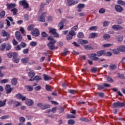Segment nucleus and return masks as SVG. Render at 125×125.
Here are the masks:
<instances>
[{"instance_id": "1", "label": "nucleus", "mask_w": 125, "mask_h": 125, "mask_svg": "<svg viewBox=\"0 0 125 125\" xmlns=\"http://www.w3.org/2000/svg\"><path fill=\"white\" fill-rule=\"evenodd\" d=\"M48 41H50L49 42L47 43V46L50 50H53L56 49L55 47V43H56V40H54L51 36H49L47 38Z\"/></svg>"}, {"instance_id": "2", "label": "nucleus", "mask_w": 125, "mask_h": 125, "mask_svg": "<svg viewBox=\"0 0 125 125\" xmlns=\"http://www.w3.org/2000/svg\"><path fill=\"white\" fill-rule=\"evenodd\" d=\"M49 34L53 35V36H54L55 38L59 37V35L58 34V33H56V29L55 28L50 27L49 28Z\"/></svg>"}, {"instance_id": "3", "label": "nucleus", "mask_w": 125, "mask_h": 125, "mask_svg": "<svg viewBox=\"0 0 125 125\" xmlns=\"http://www.w3.org/2000/svg\"><path fill=\"white\" fill-rule=\"evenodd\" d=\"M46 12L43 13L41 16L38 18L39 21H40V22L44 23V22H45V16H46Z\"/></svg>"}, {"instance_id": "4", "label": "nucleus", "mask_w": 125, "mask_h": 125, "mask_svg": "<svg viewBox=\"0 0 125 125\" xmlns=\"http://www.w3.org/2000/svg\"><path fill=\"white\" fill-rule=\"evenodd\" d=\"M19 4L20 5H22L23 6V8H29V4L27 2L26 0H22L19 2Z\"/></svg>"}, {"instance_id": "5", "label": "nucleus", "mask_w": 125, "mask_h": 125, "mask_svg": "<svg viewBox=\"0 0 125 125\" xmlns=\"http://www.w3.org/2000/svg\"><path fill=\"white\" fill-rule=\"evenodd\" d=\"M113 106L114 108H118V107H125V103L118 102L117 103H113Z\"/></svg>"}, {"instance_id": "6", "label": "nucleus", "mask_w": 125, "mask_h": 125, "mask_svg": "<svg viewBox=\"0 0 125 125\" xmlns=\"http://www.w3.org/2000/svg\"><path fill=\"white\" fill-rule=\"evenodd\" d=\"M76 33H75V31L73 30H71L69 31L68 35H67L66 37L67 40H72L73 39V37L74 36H76Z\"/></svg>"}, {"instance_id": "7", "label": "nucleus", "mask_w": 125, "mask_h": 125, "mask_svg": "<svg viewBox=\"0 0 125 125\" xmlns=\"http://www.w3.org/2000/svg\"><path fill=\"white\" fill-rule=\"evenodd\" d=\"M15 37L16 39L19 42H21L22 41V36L21 35V33L19 31H16L15 32Z\"/></svg>"}, {"instance_id": "8", "label": "nucleus", "mask_w": 125, "mask_h": 125, "mask_svg": "<svg viewBox=\"0 0 125 125\" xmlns=\"http://www.w3.org/2000/svg\"><path fill=\"white\" fill-rule=\"evenodd\" d=\"M31 34L32 36H33V37H39V35H40V31L38 29L35 28L32 30Z\"/></svg>"}, {"instance_id": "9", "label": "nucleus", "mask_w": 125, "mask_h": 125, "mask_svg": "<svg viewBox=\"0 0 125 125\" xmlns=\"http://www.w3.org/2000/svg\"><path fill=\"white\" fill-rule=\"evenodd\" d=\"M16 97L17 99H19V100H21L22 101H25V100H26V96H24L20 93L17 94Z\"/></svg>"}, {"instance_id": "10", "label": "nucleus", "mask_w": 125, "mask_h": 125, "mask_svg": "<svg viewBox=\"0 0 125 125\" xmlns=\"http://www.w3.org/2000/svg\"><path fill=\"white\" fill-rule=\"evenodd\" d=\"M115 9L117 12L121 13V12L124 10V8H123V7L120 5H116L115 6Z\"/></svg>"}, {"instance_id": "11", "label": "nucleus", "mask_w": 125, "mask_h": 125, "mask_svg": "<svg viewBox=\"0 0 125 125\" xmlns=\"http://www.w3.org/2000/svg\"><path fill=\"white\" fill-rule=\"evenodd\" d=\"M79 3V0H67V5L71 6L74 4H77Z\"/></svg>"}, {"instance_id": "12", "label": "nucleus", "mask_w": 125, "mask_h": 125, "mask_svg": "<svg viewBox=\"0 0 125 125\" xmlns=\"http://www.w3.org/2000/svg\"><path fill=\"white\" fill-rule=\"evenodd\" d=\"M5 90H6V92L7 94H8L9 93H10L11 91H12V89H11V87L10 85L7 84L6 85V87L5 88Z\"/></svg>"}, {"instance_id": "13", "label": "nucleus", "mask_w": 125, "mask_h": 125, "mask_svg": "<svg viewBox=\"0 0 125 125\" xmlns=\"http://www.w3.org/2000/svg\"><path fill=\"white\" fill-rule=\"evenodd\" d=\"M25 104L27 106H32L34 105V101L31 99L25 100Z\"/></svg>"}, {"instance_id": "14", "label": "nucleus", "mask_w": 125, "mask_h": 125, "mask_svg": "<svg viewBox=\"0 0 125 125\" xmlns=\"http://www.w3.org/2000/svg\"><path fill=\"white\" fill-rule=\"evenodd\" d=\"M112 28L113 30H123V27H122V26H121L120 25H118V24L113 25L112 26Z\"/></svg>"}, {"instance_id": "15", "label": "nucleus", "mask_w": 125, "mask_h": 125, "mask_svg": "<svg viewBox=\"0 0 125 125\" xmlns=\"http://www.w3.org/2000/svg\"><path fill=\"white\" fill-rule=\"evenodd\" d=\"M6 6H7V9H13L14 8V7H15V6H16V5L15 4V3H7L6 4Z\"/></svg>"}, {"instance_id": "16", "label": "nucleus", "mask_w": 125, "mask_h": 125, "mask_svg": "<svg viewBox=\"0 0 125 125\" xmlns=\"http://www.w3.org/2000/svg\"><path fill=\"white\" fill-rule=\"evenodd\" d=\"M115 39L117 40V42H123L124 41V36L123 35L115 36Z\"/></svg>"}, {"instance_id": "17", "label": "nucleus", "mask_w": 125, "mask_h": 125, "mask_svg": "<svg viewBox=\"0 0 125 125\" xmlns=\"http://www.w3.org/2000/svg\"><path fill=\"white\" fill-rule=\"evenodd\" d=\"M64 23H65V20H62L59 23V27L60 30H62L64 28Z\"/></svg>"}, {"instance_id": "18", "label": "nucleus", "mask_w": 125, "mask_h": 125, "mask_svg": "<svg viewBox=\"0 0 125 125\" xmlns=\"http://www.w3.org/2000/svg\"><path fill=\"white\" fill-rule=\"evenodd\" d=\"M1 34L3 37H10V34L7 33L5 30H2L1 31Z\"/></svg>"}, {"instance_id": "19", "label": "nucleus", "mask_w": 125, "mask_h": 125, "mask_svg": "<svg viewBox=\"0 0 125 125\" xmlns=\"http://www.w3.org/2000/svg\"><path fill=\"white\" fill-rule=\"evenodd\" d=\"M6 104V99L4 100L3 101L0 100V108L2 107H4Z\"/></svg>"}, {"instance_id": "20", "label": "nucleus", "mask_w": 125, "mask_h": 125, "mask_svg": "<svg viewBox=\"0 0 125 125\" xmlns=\"http://www.w3.org/2000/svg\"><path fill=\"white\" fill-rule=\"evenodd\" d=\"M35 75L36 74L33 71H30L28 72V77L29 78H30V79H33Z\"/></svg>"}, {"instance_id": "21", "label": "nucleus", "mask_w": 125, "mask_h": 125, "mask_svg": "<svg viewBox=\"0 0 125 125\" xmlns=\"http://www.w3.org/2000/svg\"><path fill=\"white\" fill-rule=\"evenodd\" d=\"M105 54V51L104 50H101L97 52V56H102V55H104Z\"/></svg>"}, {"instance_id": "22", "label": "nucleus", "mask_w": 125, "mask_h": 125, "mask_svg": "<svg viewBox=\"0 0 125 125\" xmlns=\"http://www.w3.org/2000/svg\"><path fill=\"white\" fill-rule=\"evenodd\" d=\"M118 50L121 52H125V46L122 45L118 47Z\"/></svg>"}, {"instance_id": "23", "label": "nucleus", "mask_w": 125, "mask_h": 125, "mask_svg": "<svg viewBox=\"0 0 125 125\" xmlns=\"http://www.w3.org/2000/svg\"><path fill=\"white\" fill-rule=\"evenodd\" d=\"M11 83L13 85H16L17 84V79L16 78L12 79Z\"/></svg>"}, {"instance_id": "24", "label": "nucleus", "mask_w": 125, "mask_h": 125, "mask_svg": "<svg viewBox=\"0 0 125 125\" xmlns=\"http://www.w3.org/2000/svg\"><path fill=\"white\" fill-rule=\"evenodd\" d=\"M90 36H91V37H90L91 39H95V38L98 37V35L97 33H91L90 34Z\"/></svg>"}, {"instance_id": "25", "label": "nucleus", "mask_w": 125, "mask_h": 125, "mask_svg": "<svg viewBox=\"0 0 125 125\" xmlns=\"http://www.w3.org/2000/svg\"><path fill=\"white\" fill-rule=\"evenodd\" d=\"M11 12H13V15H16L17 13L18 12V10L16 8H14L12 10H11Z\"/></svg>"}, {"instance_id": "26", "label": "nucleus", "mask_w": 125, "mask_h": 125, "mask_svg": "<svg viewBox=\"0 0 125 125\" xmlns=\"http://www.w3.org/2000/svg\"><path fill=\"white\" fill-rule=\"evenodd\" d=\"M118 4H120V5L125 6V1L122 0H118L117 1Z\"/></svg>"}, {"instance_id": "27", "label": "nucleus", "mask_w": 125, "mask_h": 125, "mask_svg": "<svg viewBox=\"0 0 125 125\" xmlns=\"http://www.w3.org/2000/svg\"><path fill=\"white\" fill-rule=\"evenodd\" d=\"M44 81H49L50 80V77L48 76L46 74L43 75Z\"/></svg>"}, {"instance_id": "28", "label": "nucleus", "mask_w": 125, "mask_h": 125, "mask_svg": "<svg viewBox=\"0 0 125 125\" xmlns=\"http://www.w3.org/2000/svg\"><path fill=\"white\" fill-rule=\"evenodd\" d=\"M76 116L72 114H67L66 115V119H75Z\"/></svg>"}, {"instance_id": "29", "label": "nucleus", "mask_w": 125, "mask_h": 125, "mask_svg": "<svg viewBox=\"0 0 125 125\" xmlns=\"http://www.w3.org/2000/svg\"><path fill=\"white\" fill-rule=\"evenodd\" d=\"M21 61L22 63H28V62H29V59L28 58H22Z\"/></svg>"}, {"instance_id": "30", "label": "nucleus", "mask_w": 125, "mask_h": 125, "mask_svg": "<svg viewBox=\"0 0 125 125\" xmlns=\"http://www.w3.org/2000/svg\"><path fill=\"white\" fill-rule=\"evenodd\" d=\"M105 12H106V10L103 8H101L99 10V13H100V14H104Z\"/></svg>"}, {"instance_id": "31", "label": "nucleus", "mask_w": 125, "mask_h": 125, "mask_svg": "<svg viewBox=\"0 0 125 125\" xmlns=\"http://www.w3.org/2000/svg\"><path fill=\"white\" fill-rule=\"evenodd\" d=\"M83 46L85 49H87L88 50H90L91 49H93L92 47H91L90 45H84Z\"/></svg>"}, {"instance_id": "32", "label": "nucleus", "mask_w": 125, "mask_h": 125, "mask_svg": "<svg viewBox=\"0 0 125 125\" xmlns=\"http://www.w3.org/2000/svg\"><path fill=\"white\" fill-rule=\"evenodd\" d=\"M5 46H6V44L5 43H3L0 46V50L1 51H3L4 49H5Z\"/></svg>"}, {"instance_id": "33", "label": "nucleus", "mask_w": 125, "mask_h": 125, "mask_svg": "<svg viewBox=\"0 0 125 125\" xmlns=\"http://www.w3.org/2000/svg\"><path fill=\"white\" fill-rule=\"evenodd\" d=\"M42 77L37 75L34 77V80L35 81H42Z\"/></svg>"}, {"instance_id": "34", "label": "nucleus", "mask_w": 125, "mask_h": 125, "mask_svg": "<svg viewBox=\"0 0 125 125\" xmlns=\"http://www.w3.org/2000/svg\"><path fill=\"white\" fill-rule=\"evenodd\" d=\"M110 68L111 69V70H115V69L117 68V65L115 64H110Z\"/></svg>"}, {"instance_id": "35", "label": "nucleus", "mask_w": 125, "mask_h": 125, "mask_svg": "<svg viewBox=\"0 0 125 125\" xmlns=\"http://www.w3.org/2000/svg\"><path fill=\"white\" fill-rule=\"evenodd\" d=\"M12 46L11 44L10 43L6 44L5 46L6 50H10V49L11 48Z\"/></svg>"}, {"instance_id": "36", "label": "nucleus", "mask_w": 125, "mask_h": 125, "mask_svg": "<svg viewBox=\"0 0 125 125\" xmlns=\"http://www.w3.org/2000/svg\"><path fill=\"white\" fill-rule=\"evenodd\" d=\"M75 123H76V122H75L74 120L73 119H70L68 120L67 122L68 125H75Z\"/></svg>"}, {"instance_id": "37", "label": "nucleus", "mask_w": 125, "mask_h": 125, "mask_svg": "<svg viewBox=\"0 0 125 125\" xmlns=\"http://www.w3.org/2000/svg\"><path fill=\"white\" fill-rule=\"evenodd\" d=\"M106 79L107 80V82H108V83H113V82H114V80H113L112 78L110 76L106 77Z\"/></svg>"}, {"instance_id": "38", "label": "nucleus", "mask_w": 125, "mask_h": 125, "mask_svg": "<svg viewBox=\"0 0 125 125\" xmlns=\"http://www.w3.org/2000/svg\"><path fill=\"white\" fill-rule=\"evenodd\" d=\"M47 108H50V105L49 104H45L44 105H42V108H41L42 110H45V109H47Z\"/></svg>"}, {"instance_id": "39", "label": "nucleus", "mask_w": 125, "mask_h": 125, "mask_svg": "<svg viewBox=\"0 0 125 125\" xmlns=\"http://www.w3.org/2000/svg\"><path fill=\"white\" fill-rule=\"evenodd\" d=\"M110 37L111 36H110L109 34H105L103 36V39H104V40H109Z\"/></svg>"}, {"instance_id": "40", "label": "nucleus", "mask_w": 125, "mask_h": 125, "mask_svg": "<svg viewBox=\"0 0 125 125\" xmlns=\"http://www.w3.org/2000/svg\"><path fill=\"white\" fill-rule=\"evenodd\" d=\"M84 36V35H83V32H79L77 35V37L80 39H83Z\"/></svg>"}, {"instance_id": "41", "label": "nucleus", "mask_w": 125, "mask_h": 125, "mask_svg": "<svg viewBox=\"0 0 125 125\" xmlns=\"http://www.w3.org/2000/svg\"><path fill=\"white\" fill-rule=\"evenodd\" d=\"M34 28H35V25L33 24H31L29 26H28L27 30L28 31H32V30H33Z\"/></svg>"}, {"instance_id": "42", "label": "nucleus", "mask_w": 125, "mask_h": 125, "mask_svg": "<svg viewBox=\"0 0 125 125\" xmlns=\"http://www.w3.org/2000/svg\"><path fill=\"white\" fill-rule=\"evenodd\" d=\"M97 26H91L89 29L90 31H97Z\"/></svg>"}, {"instance_id": "43", "label": "nucleus", "mask_w": 125, "mask_h": 125, "mask_svg": "<svg viewBox=\"0 0 125 125\" xmlns=\"http://www.w3.org/2000/svg\"><path fill=\"white\" fill-rule=\"evenodd\" d=\"M25 87L28 91H32L33 90V87L30 85H27Z\"/></svg>"}, {"instance_id": "44", "label": "nucleus", "mask_w": 125, "mask_h": 125, "mask_svg": "<svg viewBox=\"0 0 125 125\" xmlns=\"http://www.w3.org/2000/svg\"><path fill=\"white\" fill-rule=\"evenodd\" d=\"M14 106H15V107H18V106H20L21 105V103L17 101H14Z\"/></svg>"}, {"instance_id": "45", "label": "nucleus", "mask_w": 125, "mask_h": 125, "mask_svg": "<svg viewBox=\"0 0 125 125\" xmlns=\"http://www.w3.org/2000/svg\"><path fill=\"white\" fill-rule=\"evenodd\" d=\"M4 16H5V11H3L0 13V18H3V17H4Z\"/></svg>"}, {"instance_id": "46", "label": "nucleus", "mask_w": 125, "mask_h": 125, "mask_svg": "<svg viewBox=\"0 0 125 125\" xmlns=\"http://www.w3.org/2000/svg\"><path fill=\"white\" fill-rule=\"evenodd\" d=\"M19 120L21 123H25V122H26V119L23 117H20Z\"/></svg>"}, {"instance_id": "47", "label": "nucleus", "mask_w": 125, "mask_h": 125, "mask_svg": "<svg viewBox=\"0 0 125 125\" xmlns=\"http://www.w3.org/2000/svg\"><path fill=\"white\" fill-rule=\"evenodd\" d=\"M88 42L86 40H83L82 39L80 40V43L81 44H86Z\"/></svg>"}, {"instance_id": "48", "label": "nucleus", "mask_w": 125, "mask_h": 125, "mask_svg": "<svg viewBox=\"0 0 125 125\" xmlns=\"http://www.w3.org/2000/svg\"><path fill=\"white\" fill-rule=\"evenodd\" d=\"M20 45L22 48H25L27 46V44L24 42H21Z\"/></svg>"}, {"instance_id": "49", "label": "nucleus", "mask_w": 125, "mask_h": 125, "mask_svg": "<svg viewBox=\"0 0 125 125\" xmlns=\"http://www.w3.org/2000/svg\"><path fill=\"white\" fill-rule=\"evenodd\" d=\"M0 120H7V119H9V116L5 115L1 117L0 118Z\"/></svg>"}, {"instance_id": "50", "label": "nucleus", "mask_w": 125, "mask_h": 125, "mask_svg": "<svg viewBox=\"0 0 125 125\" xmlns=\"http://www.w3.org/2000/svg\"><path fill=\"white\" fill-rule=\"evenodd\" d=\"M109 24H110V22L108 21H105L103 23L104 27H107L109 26Z\"/></svg>"}, {"instance_id": "51", "label": "nucleus", "mask_w": 125, "mask_h": 125, "mask_svg": "<svg viewBox=\"0 0 125 125\" xmlns=\"http://www.w3.org/2000/svg\"><path fill=\"white\" fill-rule=\"evenodd\" d=\"M84 6H85L84 4H79L78 6V8H79V9H82V8H83Z\"/></svg>"}, {"instance_id": "52", "label": "nucleus", "mask_w": 125, "mask_h": 125, "mask_svg": "<svg viewBox=\"0 0 125 125\" xmlns=\"http://www.w3.org/2000/svg\"><path fill=\"white\" fill-rule=\"evenodd\" d=\"M56 111H57V107H54L51 109V113H56Z\"/></svg>"}, {"instance_id": "53", "label": "nucleus", "mask_w": 125, "mask_h": 125, "mask_svg": "<svg viewBox=\"0 0 125 125\" xmlns=\"http://www.w3.org/2000/svg\"><path fill=\"white\" fill-rule=\"evenodd\" d=\"M113 52L114 54H119L120 51L119 50V48H118L117 49L113 50Z\"/></svg>"}, {"instance_id": "54", "label": "nucleus", "mask_w": 125, "mask_h": 125, "mask_svg": "<svg viewBox=\"0 0 125 125\" xmlns=\"http://www.w3.org/2000/svg\"><path fill=\"white\" fill-rule=\"evenodd\" d=\"M112 45H113V44L107 43L103 44L102 46H104V47H110V46H112Z\"/></svg>"}, {"instance_id": "55", "label": "nucleus", "mask_w": 125, "mask_h": 125, "mask_svg": "<svg viewBox=\"0 0 125 125\" xmlns=\"http://www.w3.org/2000/svg\"><path fill=\"white\" fill-rule=\"evenodd\" d=\"M18 58V53L14 52L13 53V59Z\"/></svg>"}, {"instance_id": "56", "label": "nucleus", "mask_w": 125, "mask_h": 125, "mask_svg": "<svg viewBox=\"0 0 125 125\" xmlns=\"http://www.w3.org/2000/svg\"><path fill=\"white\" fill-rule=\"evenodd\" d=\"M15 50H18V51H19L21 49V46H20V45H17L15 47Z\"/></svg>"}, {"instance_id": "57", "label": "nucleus", "mask_w": 125, "mask_h": 125, "mask_svg": "<svg viewBox=\"0 0 125 125\" xmlns=\"http://www.w3.org/2000/svg\"><path fill=\"white\" fill-rule=\"evenodd\" d=\"M13 53L12 52H9L7 54V56L9 58H12Z\"/></svg>"}, {"instance_id": "58", "label": "nucleus", "mask_w": 125, "mask_h": 125, "mask_svg": "<svg viewBox=\"0 0 125 125\" xmlns=\"http://www.w3.org/2000/svg\"><path fill=\"white\" fill-rule=\"evenodd\" d=\"M104 55L105 56H112V53L111 52H108L107 53H104Z\"/></svg>"}, {"instance_id": "59", "label": "nucleus", "mask_w": 125, "mask_h": 125, "mask_svg": "<svg viewBox=\"0 0 125 125\" xmlns=\"http://www.w3.org/2000/svg\"><path fill=\"white\" fill-rule=\"evenodd\" d=\"M68 92L71 94H75V93H76V91H75V90L69 89Z\"/></svg>"}, {"instance_id": "60", "label": "nucleus", "mask_w": 125, "mask_h": 125, "mask_svg": "<svg viewBox=\"0 0 125 125\" xmlns=\"http://www.w3.org/2000/svg\"><path fill=\"white\" fill-rule=\"evenodd\" d=\"M31 46H36L37 45V42H32L30 43Z\"/></svg>"}, {"instance_id": "61", "label": "nucleus", "mask_w": 125, "mask_h": 125, "mask_svg": "<svg viewBox=\"0 0 125 125\" xmlns=\"http://www.w3.org/2000/svg\"><path fill=\"white\" fill-rule=\"evenodd\" d=\"M8 105H12V104H14V101L13 100H10L8 102Z\"/></svg>"}, {"instance_id": "62", "label": "nucleus", "mask_w": 125, "mask_h": 125, "mask_svg": "<svg viewBox=\"0 0 125 125\" xmlns=\"http://www.w3.org/2000/svg\"><path fill=\"white\" fill-rule=\"evenodd\" d=\"M77 30H78V25L74 26L71 28V31H74V32H75Z\"/></svg>"}, {"instance_id": "63", "label": "nucleus", "mask_w": 125, "mask_h": 125, "mask_svg": "<svg viewBox=\"0 0 125 125\" xmlns=\"http://www.w3.org/2000/svg\"><path fill=\"white\" fill-rule=\"evenodd\" d=\"M41 35L43 38H46L47 37V35L46 34L45 32H42Z\"/></svg>"}, {"instance_id": "64", "label": "nucleus", "mask_w": 125, "mask_h": 125, "mask_svg": "<svg viewBox=\"0 0 125 125\" xmlns=\"http://www.w3.org/2000/svg\"><path fill=\"white\" fill-rule=\"evenodd\" d=\"M1 83H8V79H3L1 81Z\"/></svg>"}]
</instances>
